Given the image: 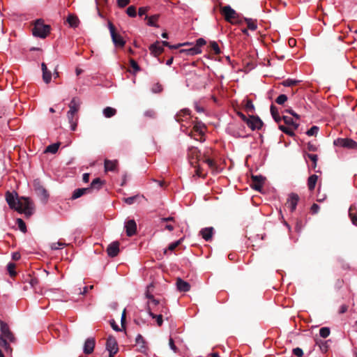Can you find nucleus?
Segmentation results:
<instances>
[{
  "instance_id": "obj_1",
  "label": "nucleus",
  "mask_w": 357,
  "mask_h": 357,
  "mask_svg": "<svg viewBox=\"0 0 357 357\" xmlns=\"http://www.w3.org/2000/svg\"><path fill=\"white\" fill-rule=\"evenodd\" d=\"M6 200L10 208L20 213H23L27 217L31 215L33 213V204L28 197H21L19 198L16 192L8 191L6 193Z\"/></svg>"
},
{
  "instance_id": "obj_2",
  "label": "nucleus",
  "mask_w": 357,
  "mask_h": 357,
  "mask_svg": "<svg viewBox=\"0 0 357 357\" xmlns=\"http://www.w3.org/2000/svg\"><path fill=\"white\" fill-rule=\"evenodd\" d=\"M15 342L16 338L8 325L3 321H0V346L4 349L7 354H11L13 349L9 345V343H14Z\"/></svg>"
},
{
  "instance_id": "obj_3",
  "label": "nucleus",
  "mask_w": 357,
  "mask_h": 357,
  "mask_svg": "<svg viewBox=\"0 0 357 357\" xmlns=\"http://www.w3.org/2000/svg\"><path fill=\"white\" fill-rule=\"evenodd\" d=\"M50 31V26L45 24L42 20H37L32 29L33 35L36 37L45 38Z\"/></svg>"
},
{
  "instance_id": "obj_4",
  "label": "nucleus",
  "mask_w": 357,
  "mask_h": 357,
  "mask_svg": "<svg viewBox=\"0 0 357 357\" xmlns=\"http://www.w3.org/2000/svg\"><path fill=\"white\" fill-rule=\"evenodd\" d=\"M221 13L224 16L225 20L228 22L241 23V20L239 19V14L229 5L221 8Z\"/></svg>"
},
{
  "instance_id": "obj_5",
  "label": "nucleus",
  "mask_w": 357,
  "mask_h": 357,
  "mask_svg": "<svg viewBox=\"0 0 357 357\" xmlns=\"http://www.w3.org/2000/svg\"><path fill=\"white\" fill-rule=\"evenodd\" d=\"M333 144L348 149H354L357 147V142L349 138H337L334 140Z\"/></svg>"
},
{
  "instance_id": "obj_6",
  "label": "nucleus",
  "mask_w": 357,
  "mask_h": 357,
  "mask_svg": "<svg viewBox=\"0 0 357 357\" xmlns=\"http://www.w3.org/2000/svg\"><path fill=\"white\" fill-rule=\"evenodd\" d=\"M108 28L109 29L110 35L112 39V42L114 43L116 47H123L126 42L121 35L117 34L115 31V28L113 24L110 22H108Z\"/></svg>"
},
{
  "instance_id": "obj_7",
  "label": "nucleus",
  "mask_w": 357,
  "mask_h": 357,
  "mask_svg": "<svg viewBox=\"0 0 357 357\" xmlns=\"http://www.w3.org/2000/svg\"><path fill=\"white\" fill-rule=\"evenodd\" d=\"M80 100L78 98H73L69 104V111L67 112V117L68 120L72 121L74 119L75 114L78 112L80 107Z\"/></svg>"
},
{
  "instance_id": "obj_8",
  "label": "nucleus",
  "mask_w": 357,
  "mask_h": 357,
  "mask_svg": "<svg viewBox=\"0 0 357 357\" xmlns=\"http://www.w3.org/2000/svg\"><path fill=\"white\" fill-rule=\"evenodd\" d=\"M106 349L109 353V357H113L118 351V344L115 337L109 336L106 342Z\"/></svg>"
},
{
  "instance_id": "obj_9",
  "label": "nucleus",
  "mask_w": 357,
  "mask_h": 357,
  "mask_svg": "<svg viewBox=\"0 0 357 357\" xmlns=\"http://www.w3.org/2000/svg\"><path fill=\"white\" fill-rule=\"evenodd\" d=\"M299 201V197L296 193H291L287 199L286 206L289 208L291 212L296 210V206Z\"/></svg>"
},
{
  "instance_id": "obj_10",
  "label": "nucleus",
  "mask_w": 357,
  "mask_h": 357,
  "mask_svg": "<svg viewBox=\"0 0 357 357\" xmlns=\"http://www.w3.org/2000/svg\"><path fill=\"white\" fill-rule=\"evenodd\" d=\"M152 285L150 284L147 287V289L145 293V296L149 299V301L146 303V311H153V308L152 307V305H159L160 301L157 299H155L153 296L149 292V288Z\"/></svg>"
},
{
  "instance_id": "obj_11",
  "label": "nucleus",
  "mask_w": 357,
  "mask_h": 357,
  "mask_svg": "<svg viewBox=\"0 0 357 357\" xmlns=\"http://www.w3.org/2000/svg\"><path fill=\"white\" fill-rule=\"evenodd\" d=\"M174 119L178 123L187 121L190 119V111L183 109L176 114Z\"/></svg>"
},
{
  "instance_id": "obj_12",
  "label": "nucleus",
  "mask_w": 357,
  "mask_h": 357,
  "mask_svg": "<svg viewBox=\"0 0 357 357\" xmlns=\"http://www.w3.org/2000/svg\"><path fill=\"white\" fill-rule=\"evenodd\" d=\"M247 125L252 130H259L263 126V122L258 116H252L249 117Z\"/></svg>"
},
{
  "instance_id": "obj_13",
  "label": "nucleus",
  "mask_w": 357,
  "mask_h": 357,
  "mask_svg": "<svg viewBox=\"0 0 357 357\" xmlns=\"http://www.w3.org/2000/svg\"><path fill=\"white\" fill-rule=\"evenodd\" d=\"M34 190L37 195L40 196L43 199L45 200L48 197V193L47 190L40 184L38 180H35L33 183Z\"/></svg>"
},
{
  "instance_id": "obj_14",
  "label": "nucleus",
  "mask_w": 357,
  "mask_h": 357,
  "mask_svg": "<svg viewBox=\"0 0 357 357\" xmlns=\"http://www.w3.org/2000/svg\"><path fill=\"white\" fill-rule=\"evenodd\" d=\"M126 232L128 236H133L137 231V225L134 220H129L125 223Z\"/></svg>"
},
{
  "instance_id": "obj_15",
  "label": "nucleus",
  "mask_w": 357,
  "mask_h": 357,
  "mask_svg": "<svg viewBox=\"0 0 357 357\" xmlns=\"http://www.w3.org/2000/svg\"><path fill=\"white\" fill-rule=\"evenodd\" d=\"M107 255L111 257L117 256L119 252V243L114 241L110 243L107 248Z\"/></svg>"
},
{
  "instance_id": "obj_16",
  "label": "nucleus",
  "mask_w": 357,
  "mask_h": 357,
  "mask_svg": "<svg viewBox=\"0 0 357 357\" xmlns=\"http://www.w3.org/2000/svg\"><path fill=\"white\" fill-rule=\"evenodd\" d=\"M264 177L261 175H252V180L254 183L252 184V188L256 190L260 191L264 182Z\"/></svg>"
},
{
  "instance_id": "obj_17",
  "label": "nucleus",
  "mask_w": 357,
  "mask_h": 357,
  "mask_svg": "<svg viewBox=\"0 0 357 357\" xmlns=\"http://www.w3.org/2000/svg\"><path fill=\"white\" fill-rule=\"evenodd\" d=\"M95 347V339L93 337L87 338L84 345V353L90 354L93 351Z\"/></svg>"
},
{
  "instance_id": "obj_18",
  "label": "nucleus",
  "mask_w": 357,
  "mask_h": 357,
  "mask_svg": "<svg viewBox=\"0 0 357 357\" xmlns=\"http://www.w3.org/2000/svg\"><path fill=\"white\" fill-rule=\"evenodd\" d=\"M188 155L190 159V163L192 165H193L194 163V162L192 161V160H199V158L201 157V153L197 149V148L194 146L189 148Z\"/></svg>"
},
{
  "instance_id": "obj_19",
  "label": "nucleus",
  "mask_w": 357,
  "mask_h": 357,
  "mask_svg": "<svg viewBox=\"0 0 357 357\" xmlns=\"http://www.w3.org/2000/svg\"><path fill=\"white\" fill-rule=\"evenodd\" d=\"M150 51L154 56L159 55L163 52V47L160 41L152 44L149 47Z\"/></svg>"
},
{
  "instance_id": "obj_20",
  "label": "nucleus",
  "mask_w": 357,
  "mask_h": 357,
  "mask_svg": "<svg viewBox=\"0 0 357 357\" xmlns=\"http://www.w3.org/2000/svg\"><path fill=\"white\" fill-rule=\"evenodd\" d=\"M176 287L178 291L183 292L188 291L190 289V284L181 278L176 280Z\"/></svg>"
},
{
  "instance_id": "obj_21",
  "label": "nucleus",
  "mask_w": 357,
  "mask_h": 357,
  "mask_svg": "<svg viewBox=\"0 0 357 357\" xmlns=\"http://www.w3.org/2000/svg\"><path fill=\"white\" fill-rule=\"evenodd\" d=\"M41 67L43 71V79L46 84H48L50 82L52 79V73L47 69L45 63L41 64Z\"/></svg>"
},
{
  "instance_id": "obj_22",
  "label": "nucleus",
  "mask_w": 357,
  "mask_h": 357,
  "mask_svg": "<svg viewBox=\"0 0 357 357\" xmlns=\"http://www.w3.org/2000/svg\"><path fill=\"white\" fill-rule=\"evenodd\" d=\"M213 231V227H206L200 231V234L205 241H208L212 238Z\"/></svg>"
},
{
  "instance_id": "obj_23",
  "label": "nucleus",
  "mask_w": 357,
  "mask_h": 357,
  "mask_svg": "<svg viewBox=\"0 0 357 357\" xmlns=\"http://www.w3.org/2000/svg\"><path fill=\"white\" fill-rule=\"evenodd\" d=\"M117 164H118V161L114 160H105V162H104V165H105V170L106 172L107 171H111V172H113V171H115L116 170V166H117Z\"/></svg>"
},
{
  "instance_id": "obj_24",
  "label": "nucleus",
  "mask_w": 357,
  "mask_h": 357,
  "mask_svg": "<svg viewBox=\"0 0 357 357\" xmlns=\"http://www.w3.org/2000/svg\"><path fill=\"white\" fill-rule=\"evenodd\" d=\"M349 215L354 225H357V211L355 204H352L349 208Z\"/></svg>"
},
{
  "instance_id": "obj_25",
  "label": "nucleus",
  "mask_w": 357,
  "mask_h": 357,
  "mask_svg": "<svg viewBox=\"0 0 357 357\" xmlns=\"http://www.w3.org/2000/svg\"><path fill=\"white\" fill-rule=\"evenodd\" d=\"M90 192V188H88L76 189L74 190V192L73 193L72 199H76L82 197L83 195H84L87 192Z\"/></svg>"
},
{
  "instance_id": "obj_26",
  "label": "nucleus",
  "mask_w": 357,
  "mask_h": 357,
  "mask_svg": "<svg viewBox=\"0 0 357 357\" xmlns=\"http://www.w3.org/2000/svg\"><path fill=\"white\" fill-rule=\"evenodd\" d=\"M180 52L181 53L185 52L188 56H193L200 54L202 52V50L199 47L195 46L189 49L181 50Z\"/></svg>"
},
{
  "instance_id": "obj_27",
  "label": "nucleus",
  "mask_w": 357,
  "mask_h": 357,
  "mask_svg": "<svg viewBox=\"0 0 357 357\" xmlns=\"http://www.w3.org/2000/svg\"><path fill=\"white\" fill-rule=\"evenodd\" d=\"M158 17V15H154L151 17L146 15L145 20H147V25L150 26L159 27L158 24L156 23Z\"/></svg>"
},
{
  "instance_id": "obj_28",
  "label": "nucleus",
  "mask_w": 357,
  "mask_h": 357,
  "mask_svg": "<svg viewBox=\"0 0 357 357\" xmlns=\"http://www.w3.org/2000/svg\"><path fill=\"white\" fill-rule=\"evenodd\" d=\"M103 181L100 178H96L95 179H93L91 183V186H90V191L92 190V189H95V190H100L102 185H103Z\"/></svg>"
},
{
  "instance_id": "obj_29",
  "label": "nucleus",
  "mask_w": 357,
  "mask_h": 357,
  "mask_svg": "<svg viewBox=\"0 0 357 357\" xmlns=\"http://www.w3.org/2000/svg\"><path fill=\"white\" fill-rule=\"evenodd\" d=\"M317 179H318V176L315 174H312L308 178L307 185H308V188L310 191H312L314 189Z\"/></svg>"
},
{
  "instance_id": "obj_30",
  "label": "nucleus",
  "mask_w": 357,
  "mask_h": 357,
  "mask_svg": "<svg viewBox=\"0 0 357 357\" xmlns=\"http://www.w3.org/2000/svg\"><path fill=\"white\" fill-rule=\"evenodd\" d=\"M67 22L69 24L70 26L75 28L79 24V19L73 15H69L67 17Z\"/></svg>"
},
{
  "instance_id": "obj_31",
  "label": "nucleus",
  "mask_w": 357,
  "mask_h": 357,
  "mask_svg": "<svg viewBox=\"0 0 357 357\" xmlns=\"http://www.w3.org/2000/svg\"><path fill=\"white\" fill-rule=\"evenodd\" d=\"M244 21L247 23L248 28L251 31H255L257 29V24L256 23V20H254L251 18H243Z\"/></svg>"
},
{
  "instance_id": "obj_32",
  "label": "nucleus",
  "mask_w": 357,
  "mask_h": 357,
  "mask_svg": "<svg viewBox=\"0 0 357 357\" xmlns=\"http://www.w3.org/2000/svg\"><path fill=\"white\" fill-rule=\"evenodd\" d=\"M271 113L275 122L279 123L281 121V117L279 115L278 110L275 106L271 105Z\"/></svg>"
},
{
  "instance_id": "obj_33",
  "label": "nucleus",
  "mask_w": 357,
  "mask_h": 357,
  "mask_svg": "<svg viewBox=\"0 0 357 357\" xmlns=\"http://www.w3.org/2000/svg\"><path fill=\"white\" fill-rule=\"evenodd\" d=\"M102 113L106 118H111L116 114V110L114 108L107 107L103 109Z\"/></svg>"
},
{
  "instance_id": "obj_34",
  "label": "nucleus",
  "mask_w": 357,
  "mask_h": 357,
  "mask_svg": "<svg viewBox=\"0 0 357 357\" xmlns=\"http://www.w3.org/2000/svg\"><path fill=\"white\" fill-rule=\"evenodd\" d=\"M149 315L153 319H156L157 324L159 326H161L163 323L162 315L159 314L158 315L155 314L153 311H147Z\"/></svg>"
},
{
  "instance_id": "obj_35",
  "label": "nucleus",
  "mask_w": 357,
  "mask_h": 357,
  "mask_svg": "<svg viewBox=\"0 0 357 357\" xmlns=\"http://www.w3.org/2000/svg\"><path fill=\"white\" fill-rule=\"evenodd\" d=\"M60 144L54 143L47 146L45 149L46 153H56L59 149Z\"/></svg>"
},
{
  "instance_id": "obj_36",
  "label": "nucleus",
  "mask_w": 357,
  "mask_h": 357,
  "mask_svg": "<svg viewBox=\"0 0 357 357\" xmlns=\"http://www.w3.org/2000/svg\"><path fill=\"white\" fill-rule=\"evenodd\" d=\"M307 157L311 160V162H312V168L315 169L318 160L317 155L308 153L307 154Z\"/></svg>"
},
{
  "instance_id": "obj_37",
  "label": "nucleus",
  "mask_w": 357,
  "mask_h": 357,
  "mask_svg": "<svg viewBox=\"0 0 357 357\" xmlns=\"http://www.w3.org/2000/svg\"><path fill=\"white\" fill-rule=\"evenodd\" d=\"M17 226L21 231L25 233L26 231V227L24 222L21 218L17 219Z\"/></svg>"
},
{
  "instance_id": "obj_38",
  "label": "nucleus",
  "mask_w": 357,
  "mask_h": 357,
  "mask_svg": "<svg viewBox=\"0 0 357 357\" xmlns=\"http://www.w3.org/2000/svg\"><path fill=\"white\" fill-rule=\"evenodd\" d=\"M319 335L321 337L326 338L330 335V329L327 327H323L319 330Z\"/></svg>"
},
{
  "instance_id": "obj_39",
  "label": "nucleus",
  "mask_w": 357,
  "mask_h": 357,
  "mask_svg": "<svg viewBox=\"0 0 357 357\" xmlns=\"http://www.w3.org/2000/svg\"><path fill=\"white\" fill-rule=\"evenodd\" d=\"M126 13L131 17H135L137 15L136 8L133 6H129L126 10Z\"/></svg>"
},
{
  "instance_id": "obj_40",
  "label": "nucleus",
  "mask_w": 357,
  "mask_h": 357,
  "mask_svg": "<svg viewBox=\"0 0 357 357\" xmlns=\"http://www.w3.org/2000/svg\"><path fill=\"white\" fill-rule=\"evenodd\" d=\"M298 82H299L298 80L287 79L284 80L282 82V84L284 86H288L289 87V86H291L296 85Z\"/></svg>"
},
{
  "instance_id": "obj_41",
  "label": "nucleus",
  "mask_w": 357,
  "mask_h": 357,
  "mask_svg": "<svg viewBox=\"0 0 357 357\" xmlns=\"http://www.w3.org/2000/svg\"><path fill=\"white\" fill-rule=\"evenodd\" d=\"M15 265L13 263H8L7 265V270L10 276H15L16 272L15 271Z\"/></svg>"
},
{
  "instance_id": "obj_42",
  "label": "nucleus",
  "mask_w": 357,
  "mask_h": 357,
  "mask_svg": "<svg viewBox=\"0 0 357 357\" xmlns=\"http://www.w3.org/2000/svg\"><path fill=\"white\" fill-rule=\"evenodd\" d=\"M318 131H319V127L317 126H313L310 129H309L306 132V134L308 136H314V135H316L317 134Z\"/></svg>"
},
{
  "instance_id": "obj_43",
  "label": "nucleus",
  "mask_w": 357,
  "mask_h": 357,
  "mask_svg": "<svg viewBox=\"0 0 357 357\" xmlns=\"http://www.w3.org/2000/svg\"><path fill=\"white\" fill-rule=\"evenodd\" d=\"M66 244L65 243H61L60 241L52 243L51 244L52 250H59L64 247Z\"/></svg>"
},
{
  "instance_id": "obj_44",
  "label": "nucleus",
  "mask_w": 357,
  "mask_h": 357,
  "mask_svg": "<svg viewBox=\"0 0 357 357\" xmlns=\"http://www.w3.org/2000/svg\"><path fill=\"white\" fill-rule=\"evenodd\" d=\"M282 119L286 124L292 125L294 126L295 128H298V125L296 123H294V122L291 118L286 116H283Z\"/></svg>"
},
{
  "instance_id": "obj_45",
  "label": "nucleus",
  "mask_w": 357,
  "mask_h": 357,
  "mask_svg": "<svg viewBox=\"0 0 357 357\" xmlns=\"http://www.w3.org/2000/svg\"><path fill=\"white\" fill-rule=\"evenodd\" d=\"M287 100V96L284 94L280 95L275 100L276 103L282 105Z\"/></svg>"
},
{
  "instance_id": "obj_46",
  "label": "nucleus",
  "mask_w": 357,
  "mask_h": 357,
  "mask_svg": "<svg viewBox=\"0 0 357 357\" xmlns=\"http://www.w3.org/2000/svg\"><path fill=\"white\" fill-rule=\"evenodd\" d=\"M204 128H205L204 126L201 124V123H197V124L195 125V126H194V130L196 132H199L200 135H204Z\"/></svg>"
},
{
  "instance_id": "obj_47",
  "label": "nucleus",
  "mask_w": 357,
  "mask_h": 357,
  "mask_svg": "<svg viewBox=\"0 0 357 357\" xmlns=\"http://www.w3.org/2000/svg\"><path fill=\"white\" fill-rule=\"evenodd\" d=\"M130 66L132 68L134 73L139 72L140 70V68L137 63L134 59L130 60Z\"/></svg>"
},
{
  "instance_id": "obj_48",
  "label": "nucleus",
  "mask_w": 357,
  "mask_h": 357,
  "mask_svg": "<svg viewBox=\"0 0 357 357\" xmlns=\"http://www.w3.org/2000/svg\"><path fill=\"white\" fill-rule=\"evenodd\" d=\"M162 87L158 83L153 84L151 88V91L154 93H160V91H162Z\"/></svg>"
},
{
  "instance_id": "obj_49",
  "label": "nucleus",
  "mask_w": 357,
  "mask_h": 357,
  "mask_svg": "<svg viewBox=\"0 0 357 357\" xmlns=\"http://www.w3.org/2000/svg\"><path fill=\"white\" fill-rule=\"evenodd\" d=\"M211 47L216 54H218L220 53V47L216 42H215V41L211 42Z\"/></svg>"
},
{
  "instance_id": "obj_50",
  "label": "nucleus",
  "mask_w": 357,
  "mask_h": 357,
  "mask_svg": "<svg viewBox=\"0 0 357 357\" xmlns=\"http://www.w3.org/2000/svg\"><path fill=\"white\" fill-rule=\"evenodd\" d=\"M144 116L149 118H155L156 116V114L153 109H148L144 112Z\"/></svg>"
},
{
  "instance_id": "obj_51",
  "label": "nucleus",
  "mask_w": 357,
  "mask_h": 357,
  "mask_svg": "<svg viewBox=\"0 0 357 357\" xmlns=\"http://www.w3.org/2000/svg\"><path fill=\"white\" fill-rule=\"evenodd\" d=\"M204 162L206 163L208 165V167L212 169L216 168V165H215L214 161L211 158H206L204 160Z\"/></svg>"
},
{
  "instance_id": "obj_52",
  "label": "nucleus",
  "mask_w": 357,
  "mask_h": 357,
  "mask_svg": "<svg viewBox=\"0 0 357 357\" xmlns=\"http://www.w3.org/2000/svg\"><path fill=\"white\" fill-rule=\"evenodd\" d=\"M181 241L182 239H180L178 241L170 243L168 246V250L173 251L181 243Z\"/></svg>"
},
{
  "instance_id": "obj_53",
  "label": "nucleus",
  "mask_w": 357,
  "mask_h": 357,
  "mask_svg": "<svg viewBox=\"0 0 357 357\" xmlns=\"http://www.w3.org/2000/svg\"><path fill=\"white\" fill-rule=\"evenodd\" d=\"M293 354L298 357H302L303 356V351L299 347H296V348L294 349Z\"/></svg>"
},
{
  "instance_id": "obj_54",
  "label": "nucleus",
  "mask_w": 357,
  "mask_h": 357,
  "mask_svg": "<svg viewBox=\"0 0 357 357\" xmlns=\"http://www.w3.org/2000/svg\"><path fill=\"white\" fill-rule=\"evenodd\" d=\"M279 128L280 130H282L283 132L289 135H292L294 133L291 130H290L288 128H287L286 126H279Z\"/></svg>"
},
{
  "instance_id": "obj_55",
  "label": "nucleus",
  "mask_w": 357,
  "mask_h": 357,
  "mask_svg": "<svg viewBox=\"0 0 357 357\" xmlns=\"http://www.w3.org/2000/svg\"><path fill=\"white\" fill-rule=\"evenodd\" d=\"M137 195L132 196V197H129L125 198L124 199V202L127 204L131 205V204H132L134 203V202L137 199Z\"/></svg>"
},
{
  "instance_id": "obj_56",
  "label": "nucleus",
  "mask_w": 357,
  "mask_h": 357,
  "mask_svg": "<svg viewBox=\"0 0 357 357\" xmlns=\"http://www.w3.org/2000/svg\"><path fill=\"white\" fill-rule=\"evenodd\" d=\"M68 122L70 125V130L75 131L77 128V120L73 119L72 121L70 120H68Z\"/></svg>"
},
{
  "instance_id": "obj_57",
  "label": "nucleus",
  "mask_w": 357,
  "mask_h": 357,
  "mask_svg": "<svg viewBox=\"0 0 357 357\" xmlns=\"http://www.w3.org/2000/svg\"><path fill=\"white\" fill-rule=\"evenodd\" d=\"M169 347L170 349L175 353L177 352L178 351V349L177 347L175 346L174 344V340L172 337L169 338Z\"/></svg>"
},
{
  "instance_id": "obj_58",
  "label": "nucleus",
  "mask_w": 357,
  "mask_h": 357,
  "mask_svg": "<svg viewBox=\"0 0 357 357\" xmlns=\"http://www.w3.org/2000/svg\"><path fill=\"white\" fill-rule=\"evenodd\" d=\"M136 342L138 344H145V341H144V337H142V335L138 334L137 335V337H136ZM142 347H144V345H142Z\"/></svg>"
},
{
  "instance_id": "obj_59",
  "label": "nucleus",
  "mask_w": 357,
  "mask_h": 357,
  "mask_svg": "<svg viewBox=\"0 0 357 357\" xmlns=\"http://www.w3.org/2000/svg\"><path fill=\"white\" fill-rule=\"evenodd\" d=\"M129 3V0H117L118 6L121 8L126 6Z\"/></svg>"
},
{
  "instance_id": "obj_60",
  "label": "nucleus",
  "mask_w": 357,
  "mask_h": 357,
  "mask_svg": "<svg viewBox=\"0 0 357 357\" xmlns=\"http://www.w3.org/2000/svg\"><path fill=\"white\" fill-rule=\"evenodd\" d=\"M206 44V41L204 38H199L196 41V47H199L201 49V47Z\"/></svg>"
},
{
  "instance_id": "obj_61",
  "label": "nucleus",
  "mask_w": 357,
  "mask_h": 357,
  "mask_svg": "<svg viewBox=\"0 0 357 357\" xmlns=\"http://www.w3.org/2000/svg\"><path fill=\"white\" fill-rule=\"evenodd\" d=\"M319 210V206L317 204H313L311 206V212L313 214L317 213Z\"/></svg>"
},
{
  "instance_id": "obj_62",
  "label": "nucleus",
  "mask_w": 357,
  "mask_h": 357,
  "mask_svg": "<svg viewBox=\"0 0 357 357\" xmlns=\"http://www.w3.org/2000/svg\"><path fill=\"white\" fill-rule=\"evenodd\" d=\"M254 108V105L252 104V101L248 100L246 103V109L250 112H252Z\"/></svg>"
},
{
  "instance_id": "obj_63",
  "label": "nucleus",
  "mask_w": 357,
  "mask_h": 357,
  "mask_svg": "<svg viewBox=\"0 0 357 357\" xmlns=\"http://www.w3.org/2000/svg\"><path fill=\"white\" fill-rule=\"evenodd\" d=\"M88 290H89V287L86 286L83 288L82 291H81V288H78L77 289H75V291H77L78 294H82V295L86 294L87 293Z\"/></svg>"
},
{
  "instance_id": "obj_64",
  "label": "nucleus",
  "mask_w": 357,
  "mask_h": 357,
  "mask_svg": "<svg viewBox=\"0 0 357 357\" xmlns=\"http://www.w3.org/2000/svg\"><path fill=\"white\" fill-rule=\"evenodd\" d=\"M326 195H324V194L321 195L320 193V191L319 190V193L317 195V202H321L324 201L326 199Z\"/></svg>"
}]
</instances>
